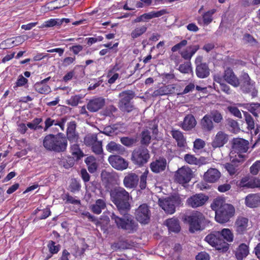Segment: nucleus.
<instances>
[{
	"mask_svg": "<svg viewBox=\"0 0 260 260\" xmlns=\"http://www.w3.org/2000/svg\"><path fill=\"white\" fill-rule=\"evenodd\" d=\"M236 162H233L232 161V163H226L225 164V168L230 175L235 174L237 171V166L234 164V163Z\"/></svg>",
	"mask_w": 260,
	"mask_h": 260,
	"instance_id": "nucleus-50",
	"label": "nucleus"
},
{
	"mask_svg": "<svg viewBox=\"0 0 260 260\" xmlns=\"http://www.w3.org/2000/svg\"><path fill=\"white\" fill-rule=\"evenodd\" d=\"M202 57L198 56L195 60L196 64V73L198 77L205 78L210 74V69L208 64L205 62H202Z\"/></svg>",
	"mask_w": 260,
	"mask_h": 260,
	"instance_id": "nucleus-13",
	"label": "nucleus"
},
{
	"mask_svg": "<svg viewBox=\"0 0 260 260\" xmlns=\"http://www.w3.org/2000/svg\"><path fill=\"white\" fill-rule=\"evenodd\" d=\"M162 11H151L149 13L142 14L144 22H147L149 20L156 17H159L162 15Z\"/></svg>",
	"mask_w": 260,
	"mask_h": 260,
	"instance_id": "nucleus-39",
	"label": "nucleus"
},
{
	"mask_svg": "<svg viewBox=\"0 0 260 260\" xmlns=\"http://www.w3.org/2000/svg\"><path fill=\"white\" fill-rule=\"evenodd\" d=\"M106 207V202L104 199H98L90 206V209L94 214H100Z\"/></svg>",
	"mask_w": 260,
	"mask_h": 260,
	"instance_id": "nucleus-27",
	"label": "nucleus"
},
{
	"mask_svg": "<svg viewBox=\"0 0 260 260\" xmlns=\"http://www.w3.org/2000/svg\"><path fill=\"white\" fill-rule=\"evenodd\" d=\"M208 199L207 196L202 193H198L189 198L186 201V204L188 206L194 208L204 205Z\"/></svg>",
	"mask_w": 260,
	"mask_h": 260,
	"instance_id": "nucleus-16",
	"label": "nucleus"
},
{
	"mask_svg": "<svg viewBox=\"0 0 260 260\" xmlns=\"http://www.w3.org/2000/svg\"><path fill=\"white\" fill-rule=\"evenodd\" d=\"M91 149L93 152L96 155H103V150L102 148V141H99V142L95 143L94 145L91 146Z\"/></svg>",
	"mask_w": 260,
	"mask_h": 260,
	"instance_id": "nucleus-46",
	"label": "nucleus"
},
{
	"mask_svg": "<svg viewBox=\"0 0 260 260\" xmlns=\"http://www.w3.org/2000/svg\"><path fill=\"white\" fill-rule=\"evenodd\" d=\"M175 86L173 84H169L163 86L153 92L154 96L164 95L174 92Z\"/></svg>",
	"mask_w": 260,
	"mask_h": 260,
	"instance_id": "nucleus-30",
	"label": "nucleus"
},
{
	"mask_svg": "<svg viewBox=\"0 0 260 260\" xmlns=\"http://www.w3.org/2000/svg\"><path fill=\"white\" fill-rule=\"evenodd\" d=\"M182 203L181 199L178 194H175L170 198L159 199V205L167 213L173 214L175 211V206Z\"/></svg>",
	"mask_w": 260,
	"mask_h": 260,
	"instance_id": "nucleus-7",
	"label": "nucleus"
},
{
	"mask_svg": "<svg viewBox=\"0 0 260 260\" xmlns=\"http://www.w3.org/2000/svg\"><path fill=\"white\" fill-rule=\"evenodd\" d=\"M165 224L171 232L177 233L180 231V226L178 220L176 218H171L166 220Z\"/></svg>",
	"mask_w": 260,
	"mask_h": 260,
	"instance_id": "nucleus-33",
	"label": "nucleus"
},
{
	"mask_svg": "<svg viewBox=\"0 0 260 260\" xmlns=\"http://www.w3.org/2000/svg\"><path fill=\"white\" fill-rule=\"evenodd\" d=\"M49 79V78H47L43 80L40 82L36 83L34 85L35 90L41 94H47L49 93L51 91V88L46 84Z\"/></svg>",
	"mask_w": 260,
	"mask_h": 260,
	"instance_id": "nucleus-26",
	"label": "nucleus"
},
{
	"mask_svg": "<svg viewBox=\"0 0 260 260\" xmlns=\"http://www.w3.org/2000/svg\"><path fill=\"white\" fill-rule=\"evenodd\" d=\"M192 177V171L188 168H181L176 172V180L180 184H184L188 182Z\"/></svg>",
	"mask_w": 260,
	"mask_h": 260,
	"instance_id": "nucleus-15",
	"label": "nucleus"
},
{
	"mask_svg": "<svg viewBox=\"0 0 260 260\" xmlns=\"http://www.w3.org/2000/svg\"><path fill=\"white\" fill-rule=\"evenodd\" d=\"M43 146L49 150L57 152L63 151L67 146V141L65 137L50 134L45 137L43 140Z\"/></svg>",
	"mask_w": 260,
	"mask_h": 260,
	"instance_id": "nucleus-3",
	"label": "nucleus"
},
{
	"mask_svg": "<svg viewBox=\"0 0 260 260\" xmlns=\"http://www.w3.org/2000/svg\"><path fill=\"white\" fill-rule=\"evenodd\" d=\"M209 259L210 257L209 254L205 252H201L196 256L197 260H209Z\"/></svg>",
	"mask_w": 260,
	"mask_h": 260,
	"instance_id": "nucleus-64",
	"label": "nucleus"
},
{
	"mask_svg": "<svg viewBox=\"0 0 260 260\" xmlns=\"http://www.w3.org/2000/svg\"><path fill=\"white\" fill-rule=\"evenodd\" d=\"M148 174V171L145 170V171L141 176L140 187L142 189H145L146 186V180Z\"/></svg>",
	"mask_w": 260,
	"mask_h": 260,
	"instance_id": "nucleus-55",
	"label": "nucleus"
},
{
	"mask_svg": "<svg viewBox=\"0 0 260 260\" xmlns=\"http://www.w3.org/2000/svg\"><path fill=\"white\" fill-rule=\"evenodd\" d=\"M228 109L235 116L239 118H242V114L237 107L234 106H230L228 107Z\"/></svg>",
	"mask_w": 260,
	"mask_h": 260,
	"instance_id": "nucleus-56",
	"label": "nucleus"
},
{
	"mask_svg": "<svg viewBox=\"0 0 260 260\" xmlns=\"http://www.w3.org/2000/svg\"><path fill=\"white\" fill-rule=\"evenodd\" d=\"M209 115L215 123H219L223 119L222 115L217 110H213L211 111L210 114Z\"/></svg>",
	"mask_w": 260,
	"mask_h": 260,
	"instance_id": "nucleus-47",
	"label": "nucleus"
},
{
	"mask_svg": "<svg viewBox=\"0 0 260 260\" xmlns=\"http://www.w3.org/2000/svg\"><path fill=\"white\" fill-rule=\"evenodd\" d=\"M84 98V95L80 94L72 96L70 99L67 100L66 103L73 107L76 106L79 103L81 102V100Z\"/></svg>",
	"mask_w": 260,
	"mask_h": 260,
	"instance_id": "nucleus-41",
	"label": "nucleus"
},
{
	"mask_svg": "<svg viewBox=\"0 0 260 260\" xmlns=\"http://www.w3.org/2000/svg\"><path fill=\"white\" fill-rule=\"evenodd\" d=\"M221 236L227 242H231L234 240V235L232 231L229 229H223L220 232Z\"/></svg>",
	"mask_w": 260,
	"mask_h": 260,
	"instance_id": "nucleus-45",
	"label": "nucleus"
},
{
	"mask_svg": "<svg viewBox=\"0 0 260 260\" xmlns=\"http://www.w3.org/2000/svg\"><path fill=\"white\" fill-rule=\"evenodd\" d=\"M215 12V9H212L206 12L203 15L202 18L204 24L207 25L212 21V15Z\"/></svg>",
	"mask_w": 260,
	"mask_h": 260,
	"instance_id": "nucleus-42",
	"label": "nucleus"
},
{
	"mask_svg": "<svg viewBox=\"0 0 260 260\" xmlns=\"http://www.w3.org/2000/svg\"><path fill=\"white\" fill-rule=\"evenodd\" d=\"M223 78L225 81L234 87H238L240 85L239 79L235 76L233 70L230 69L225 71Z\"/></svg>",
	"mask_w": 260,
	"mask_h": 260,
	"instance_id": "nucleus-25",
	"label": "nucleus"
},
{
	"mask_svg": "<svg viewBox=\"0 0 260 260\" xmlns=\"http://www.w3.org/2000/svg\"><path fill=\"white\" fill-rule=\"evenodd\" d=\"M171 134L177 142L178 147L185 148L186 146V139L181 132L178 130H172Z\"/></svg>",
	"mask_w": 260,
	"mask_h": 260,
	"instance_id": "nucleus-28",
	"label": "nucleus"
},
{
	"mask_svg": "<svg viewBox=\"0 0 260 260\" xmlns=\"http://www.w3.org/2000/svg\"><path fill=\"white\" fill-rule=\"evenodd\" d=\"M249 254L248 245L244 243L240 244L235 251V256L238 260H242Z\"/></svg>",
	"mask_w": 260,
	"mask_h": 260,
	"instance_id": "nucleus-29",
	"label": "nucleus"
},
{
	"mask_svg": "<svg viewBox=\"0 0 260 260\" xmlns=\"http://www.w3.org/2000/svg\"><path fill=\"white\" fill-rule=\"evenodd\" d=\"M186 220L189 224V231L191 233L201 230L203 229L202 224L204 220V216L202 213L198 211L194 212L188 216Z\"/></svg>",
	"mask_w": 260,
	"mask_h": 260,
	"instance_id": "nucleus-9",
	"label": "nucleus"
},
{
	"mask_svg": "<svg viewBox=\"0 0 260 260\" xmlns=\"http://www.w3.org/2000/svg\"><path fill=\"white\" fill-rule=\"evenodd\" d=\"M205 143L203 140L201 139H196L193 144L194 151L196 152L197 150L202 149L205 146Z\"/></svg>",
	"mask_w": 260,
	"mask_h": 260,
	"instance_id": "nucleus-57",
	"label": "nucleus"
},
{
	"mask_svg": "<svg viewBox=\"0 0 260 260\" xmlns=\"http://www.w3.org/2000/svg\"><path fill=\"white\" fill-rule=\"evenodd\" d=\"M60 25H61V22L59 19H50L43 22L39 27L40 28H43Z\"/></svg>",
	"mask_w": 260,
	"mask_h": 260,
	"instance_id": "nucleus-43",
	"label": "nucleus"
},
{
	"mask_svg": "<svg viewBox=\"0 0 260 260\" xmlns=\"http://www.w3.org/2000/svg\"><path fill=\"white\" fill-rule=\"evenodd\" d=\"M81 187L79 182L75 179L71 180L70 185L69 186V190L72 192H76L79 191Z\"/></svg>",
	"mask_w": 260,
	"mask_h": 260,
	"instance_id": "nucleus-48",
	"label": "nucleus"
},
{
	"mask_svg": "<svg viewBox=\"0 0 260 260\" xmlns=\"http://www.w3.org/2000/svg\"><path fill=\"white\" fill-rule=\"evenodd\" d=\"M167 160L165 158L159 157L153 161L150 165L151 170L155 173L164 171L167 166Z\"/></svg>",
	"mask_w": 260,
	"mask_h": 260,
	"instance_id": "nucleus-20",
	"label": "nucleus"
},
{
	"mask_svg": "<svg viewBox=\"0 0 260 260\" xmlns=\"http://www.w3.org/2000/svg\"><path fill=\"white\" fill-rule=\"evenodd\" d=\"M108 161L113 168L119 171L125 170L128 166V162L118 155H110Z\"/></svg>",
	"mask_w": 260,
	"mask_h": 260,
	"instance_id": "nucleus-14",
	"label": "nucleus"
},
{
	"mask_svg": "<svg viewBox=\"0 0 260 260\" xmlns=\"http://www.w3.org/2000/svg\"><path fill=\"white\" fill-rule=\"evenodd\" d=\"M27 79L24 78L23 76H19L14 88H15L16 87L24 85L27 82Z\"/></svg>",
	"mask_w": 260,
	"mask_h": 260,
	"instance_id": "nucleus-63",
	"label": "nucleus"
},
{
	"mask_svg": "<svg viewBox=\"0 0 260 260\" xmlns=\"http://www.w3.org/2000/svg\"><path fill=\"white\" fill-rule=\"evenodd\" d=\"M258 103L246 104L245 105V108L248 110L255 116H256V109L258 107Z\"/></svg>",
	"mask_w": 260,
	"mask_h": 260,
	"instance_id": "nucleus-60",
	"label": "nucleus"
},
{
	"mask_svg": "<svg viewBox=\"0 0 260 260\" xmlns=\"http://www.w3.org/2000/svg\"><path fill=\"white\" fill-rule=\"evenodd\" d=\"M220 237L221 234L219 231H214L205 237V241L216 250L226 252L229 249V245L221 239Z\"/></svg>",
	"mask_w": 260,
	"mask_h": 260,
	"instance_id": "nucleus-5",
	"label": "nucleus"
},
{
	"mask_svg": "<svg viewBox=\"0 0 260 260\" xmlns=\"http://www.w3.org/2000/svg\"><path fill=\"white\" fill-rule=\"evenodd\" d=\"M245 204L248 207L253 208L260 206V194L250 193L245 199Z\"/></svg>",
	"mask_w": 260,
	"mask_h": 260,
	"instance_id": "nucleus-21",
	"label": "nucleus"
},
{
	"mask_svg": "<svg viewBox=\"0 0 260 260\" xmlns=\"http://www.w3.org/2000/svg\"><path fill=\"white\" fill-rule=\"evenodd\" d=\"M48 247L49 248V251L52 254L57 253L60 249L59 245H55V242L52 241L49 242Z\"/></svg>",
	"mask_w": 260,
	"mask_h": 260,
	"instance_id": "nucleus-52",
	"label": "nucleus"
},
{
	"mask_svg": "<svg viewBox=\"0 0 260 260\" xmlns=\"http://www.w3.org/2000/svg\"><path fill=\"white\" fill-rule=\"evenodd\" d=\"M228 141V136L225 133L219 131L215 135L212 142V146L214 148L223 146Z\"/></svg>",
	"mask_w": 260,
	"mask_h": 260,
	"instance_id": "nucleus-22",
	"label": "nucleus"
},
{
	"mask_svg": "<svg viewBox=\"0 0 260 260\" xmlns=\"http://www.w3.org/2000/svg\"><path fill=\"white\" fill-rule=\"evenodd\" d=\"M24 41L25 38L23 36H18L15 38L9 39L3 41L0 44V47L4 49L11 48L22 44Z\"/></svg>",
	"mask_w": 260,
	"mask_h": 260,
	"instance_id": "nucleus-19",
	"label": "nucleus"
},
{
	"mask_svg": "<svg viewBox=\"0 0 260 260\" xmlns=\"http://www.w3.org/2000/svg\"><path fill=\"white\" fill-rule=\"evenodd\" d=\"M99 141H98L97 135L95 134H87L84 140L85 144L88 146H91Z\"/></svg>",
	"mask_w": 260,
	"mask_h": 260,
	"instance_id": "nucleus-40",
	"label": "nucleus"
},
{
	"mask_svg": "<svg viewBox=\"0 0 260 260\" xmlns=\"http://www.w3.org/2000/svg\"><path fill=\"white\" fill-rule=\"evenodd\" d=\"M249 142L242 138H235L233 140L232 150L230 153L231 160L233 162L243 160L244 155L242 153H245L248 149Z\"/></svg>",
	"mask_w": 260,
	"mask_h": 260,
	"instance_id": "nucleus-4",
	"label": "nucleus"
},
{
	"mask_svg": "<svg viewBox=\"0 0 260 260\" xmlns=\"http://www.w3.org/2000/svg\"><path fill=\"white\" fill-rule=\"evenodd\" d=\"M220 172L216 169L210 168L204 174L205 181L210 183L216 182L220 177Z\"/></svg>",
	"mask_w": 260,
	"mask_h": 260,
	"instance_id": "nucleus-24",
	"label": "nucleus"
},
{
	"mask_svg": "<svg viewBox=\"0 0 260 260\" xmlns=\"http://www.w3.org/2000/svg\"><path fill=\"white\" fill-rule=\"evenodd\" d=\"M244 115L245 121L248 125V128L249 129H252L254 128V122L251 115L248 114L247 113H244Z\"/></svg>",
	"mask_w": 260,
	"mask_h": 260,
	"instance_id": "nucleus-54",
	"label": "nucleus"
},
{
	"mask_svg": "<svg viewBox=\"0 0 260 260\" xmlns=\"http://www.w3.org/2000/svg\"><path fill=\"white\" fill-rule=\"evenodd\" d=\"M179 70L182 73H188L192 71L191 67L190 62H186L180 64L179 67Z\"/></svg>",
	"mask_w": 260,
	"mask_h": 260,
	"instance_id": "nucleus-53",
	"label": "nucleus"
},
{
	"mask_svg": "<svg viewBox=\"0 0 260 260\" xmlns=\"http://www.w3.org/2000/svg\"><path fill=\"white\" fill-rule=\"evenodd\" d=\"M135 216L141 223H148L150 217V211L148 206L145 204L141 205L136 210Z\"/></svg>",
	"mask_w": 260,
	"mask_h": 260,
	"instance_id": "nucleus-12",
	"label": "nucleus"
},
{
	"mask_svg": "<svg viewBox=\"0 0 260 260\" xmlns=\"http://www.w3.org/2000/svg\"><path fill=\"white\" fill-rule=\"evenodd\" d=\"M241 88L243 92L250 93L252 97L256 96L257 91L255 88V82L251 80L247 73L242 74Z\"/></svg>",
	"mask_w": 260,
	"mask_h": 260,
	"instance_id": "nucleus-10",
	"label": "nucleus"
},
{
	"mask_svg": "<svg viewBox=\"0 0 260 260\" xmlns=\"http://www.w3.org/2000/svg\"><path fill=\"white\" fill-rule=\"evenodd\" d=\"M185 161L190 165H200L203 163L201 162V159H197L193 155L187 154L184 156Z\"/></svg>",
	"mask_w": 260,
	"mask_h": 260,
	"instance_id": "nucleus-44",
	"label": "nucleus"
},
{
	"mask_svg": "<svg viewBox=\"0 0 260 260\" xmlns=\"http://www.w3.org/2000/svg\"><path fill=\"white\" fill-rule=\"evenodd\" d=\"M259 171H260V160H257L250 167V172L253 175H256Z\"/></svg>",
	"mask_w": 260,
	"mask_h": 260,
	"instance_id": "nucleus-62",
	"label": "nucleus"
},
{
	"mask_svg": "<svg viewBox=\"0 0 260 260\" xmlns=\"http://www.w3.org/2000/svg\"><path fill=\"white\" fill-rule=\"evenodd\" d=\"M75 128L76 124L75 122H70L68 124L67 137L68 139L72 142H76L78 139V136L75 132Z\"/></svg>",
	"mask_w": 260,
	"mask_h": 260,
	"instance_id": "nucleus-34",
	"label": "nucleus"
},
{
	"mask_svg": "<svg viewBox=\"0 0 260 260\" xmlns=\"http://www.w3.org/2000/svg\"><path fill=\"white\" fill-rule=\"evenodd\" d=\"M111 217L118 228L125 230L128 233H133L137 230V224L129 214H125L123 218H120L113 213Z\"/></svg>",
	"mask_w": 260,
	"mask_h": 260,
	"instance_id": "nucleus-6",
	"label": "nucleus"
},
{
	"mask_svg": "<svg viewBox=\"0 0 260 260\" xmlns=\"http://www.w3.org/2000/svg\"><path fill=\"white\" fill-rule=\"evenodd\" d=\"M121 100L119 103V107L123 111L131 112L133 109V106L130 102L133 98V93L131 91H123L119 94Z\"/></svg>",
	"mask_w": 260,
	"mask_h": 260,
	"instance_id": "nucleus-11",
	"label": "nucleus"
},
{
	"mask_svg": "<svg viewBox=\"0 0 260 260\" xmlns=\"http://www.w3.org/2000/svg\"><path fill=\"white\" fill-rule=\"evenodd\" d=\"M86 165L88 166V171L90 173L94 172L97 169L98 165L96 162L95 158L93 156L87 157L85 160Z\"/></svg>",
	"mask_w": 260,
	"mask_h": 260,
	"instance_id": "nucleus-37",
	"label": "nucleus"
},
{
	"mask_svg": "<svg viewBox=\"0 0 260 260\" xmlns=\"http://www.w3.org/2000/svg\"><path fill=\"white\" fill-rule=\"evenodd\" d=\"M110 196L112 201L120 211L129 209L130 197L128 192L123 187H115L112 189Z\"/></svg>",
	"mask_w": 260,
	"mask_h": 260,
	"instance_id": "nucleus-2",
	"label": "nucleus"
},
{
	"mask_svg": "<svg viewBox=\"0 0 260 260\" xmlns=\"http://www.w3.org/2000/svg\"><path fill=\"white\" fill-rule=\"evenodd\" d=\"M211 208L215 211V219L220 223H224L229 221L234 215L235 210L234 206L225 203L221 198H217L214 200L211 205Z\"/></svg>",
	"mask_w": 260,
	"mask_h": 260,
	"instance_id": "nucleus-1",
	"label": "nucleus"
},
{
	"mask_svg": "<svg viewBox=\"0 0 260 260\" xmlns=\"http://www.w3.org/2000/svg\"><path fill=\"white\" fill-rule=\"evenodd\" d=\"M106 150L112 153H117L122 154L124 149L121 145L116 143L113 141L109 142L106 146Z\"/></svg>",
	"mask_w": 260,
	"mask_h": 260,
	"instance_id": "nucleus-32",
	"label": "nucleus"
},
{
	"mask_svg": "<svg viewBox=\"0 0 260 260\" xmlns=\"http://www.w3.org/2000/svg\"><path fill=\"white\" fill-rule=\"evenodd\" d=\"M251 178L246 176L241 179L239 183V186L240 187L251 188L250 187V185H251Z\"/></svg>",
	"mask_w": 260,
	"mask_h": 260,
	"instance_id": "nucleus-51",
	"label": "nucleus"
},
{
	"mask_svg": "<svg viewBox=\"0 0 260 260\" xmlns=\"http://www.w3.org/2000/svg\"><path fill=\"white\" fill-rule=\"evenodd\" d=\"M120 141L123 145L126 146H130L135 143L136 140L128 137H123L121 138Z\"/></svg>",
	"mask_w": 260,
	"mask_h": 260,
	"instance_id": "nucleus-59",
	"label": "nucleus"
},
{
	"mask_svg": "<svg viewBox=\"0 0 260 260\" xmlns=\"http://www.w3.org/2000/svg\"><path fill=\"white\" fill-rule=\"evenodd\" d=\"M248 219L245 217H238L235 223L236 231L240 234H243L248 229Z\"/></svg>",
	"mask_w": 260,
	"mask_h": 260,
	"instance_id": "nucleus-23",
	"label": "nucleus"
},
{
	"mask_svg": "<svg viewBox=\"0 0 260 260\" xmlns=\"http://www.w3.org/2000/svg\"><path fill=\"white\" fill-rule=\"evenodd\" d=\"M196 125L194 117L191 115H187L184 119L182 127L185 131H188L193 128Z\"/></svg>",
	"mask_w": 260,
	"mask_h": 260,
	"instance_id": "nucleus-31",
	"label": "nucleus"
},
{
	"mask_svg": "<svg viewBox=\"0 0 260 260\" xmlns=\"http://www.w3.org/2000/svg\"><path fill=\"white\" fill-rule=\"evenodd\" d=\"M105 104V100L103 98H94L88 102L87 109L91 112H95L102 109Z\"/></svg>",
	"mask_w": 260,
	"mask_h": 260,
	"instance_id": "nucleus-17",
	"label": "nucleus"
},
{
	"mask_svg": "<svg viewBox=\"0 0 260 260\" xmlns=\"http://www.w3.org/2000/svg\"><path fill=\"white\" fill-rule=\"evenodd\" d=\"M151 136L150 133L148 130H144L141 134V143L143 144L148 145L150 141Z\"/></svg>",
	"mask_w": 260,
	"mask_h": 260,
	"instance_id": "nucleus-49",
	"label": "nucleus"
},
{
	"mask_svg": "<svg viewBox=\"0 0 260 260\" xmlns=\"http://www.w3.org/2000/svg\"><path fill=\"white\" fill-rule=\"evenodd\" d=\"M57 120L52 119L51 118H47L45 121L44 131H46L52 125H57Z\"/></svg>",
	"mask_w": 260,
	"mask_h": 260,
	"instance_id": "nucleus-58",
	"label": "nucleus"
},
{
	"mask_svg": "<svg viewBox=\"0 0 260 260\" xmlns=\"http://www.w3.org/2000/svg\"><path fill=\"white\" fill-rule=\"evenodd\" d=\"M107 77L109 78L108 82L110 84H113L118 78L119 74L117 73H114L112 71H110L108 73Z\"/></svg>",
	"mask_w": 260,
	"mask_h": 260,
	"instance_id": "nucleus-61",
	"label": "nucleus"
},
{
	"mask_svg": "<svg viewBox=\"0 0 260 260\" xmlns=\"http://www.w3.org/2000/svg\"><path fill=\"white\" fill-rule=\"evenodd\" d=\"M201 123L202 128L205 131H210L214 128L213 123L211 116L209 114H206L203 117Z\"/></svg>",
	"mask_w": 260,
	"mask_h": 260,
	"instance_id": "nucleus-35",
	"label": "nucleus"
},
{
	"mask_svg": "<svg viewBox=\"0 0 260 260\" xmlns=\"http://www.w3.org/2000/svg\"><path fill=\"white\" fill-rule=\"evenodd\" d=\"M147 29V27L144 25H138L132 30L131 36L133 39L137 38L143 34H144Z\"/></svg>",
	"mask_w": 260,
	"mask_h": 260,
	"instance_id": "nucleus-36",
	"label": "nucleus"
},
{
	"mask_svg": "<svg viewBox=\"0 0 260 260\" xmlns=\"http://www.w3.org/2000/svg\"><path fill=\"white\" fill-rule=\"evenodd\" d=\"M71 152L74 159L78 160L83 156V153L77 144H73L71 146Z\"/></svg>",
	"mask_w": 260,
	"mask_h": 260,
	"instance_id": "nucleus-38",
	"label": "nucleus"
},
{
	"mask_svg": "<svg viewBox=\"0 0 260 260\" xmlns=\"http://www.w3.org/2000/svg\"><path fill=\"white\" fill-rule=\"evenodd\" d=\"M139 177L137 175L134 173L127 174L124 178V186L129 189L136 188L138 184Z\"/></svg>",
	"mask_w": 260,
	"mask_h": 260,
	"instance_id": "nucleus-18",
	"label": "nucleus"
},
{
	"mask_svg": "<svg viewBox=\"0 0 260 260\" xmlns=\"http://www.w3.org/2000/svg\"><path fill=\"white\" fill-rule=\"evenodd\" d=\"M150 158L149 151L147 148L139 147L132 152L131 160L135 165L141 167L146 164Z\"/></svg>",
	"mask_w": 260,
	"mask_h": 260,
	"instance_id": "nucleus-8",
	"label": "nucleus"
}]
</instances>
